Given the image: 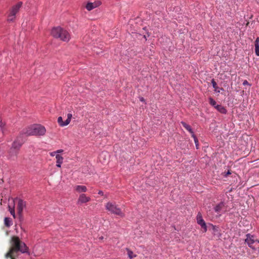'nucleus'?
Segmentation results:
<instances>
[{"instance_id": "f704fd0d", "label": "nucleus", "mask_w": 259, "mask_h": 259, "mask_svg": "<svg viewBox=\"0 0 259 259\" xmlns=\"http://www.w3.org/2000/svg\"><path fill=\"white\" fill-rule=\"evenodd\" d=\"M96 53H97V54H99V52H96Z\"/></svg>"}, {"instance_id": "393cba45", "label": "nucleus", "mask_w": 259, "mask_h": 259, "mask_svg": "<svg viewBox=\"0 0 259 259\" xmlns=\"http://www.w3.org/2000/svg\"><path fill=\"white\" fill-rule=\"evenodd\" d=\"M209 104L211 106H212L214 108H215L216 105H217L216 102L212 98H209Z\"/></svg>"}, {"instance_id": "0eeeda50", "label": "nucleus", "mask_w": 259, "mask_h": 259, "mask_svg": "<svg viewBox=\"0 0 259 259\" xmlns=\"http://www.w3.org/2000/svg\"><path fill=\"white\" fill-rule=\"evenodd\" d=\"M246 236V238L245 240V242L247 244L250 248L254 249V248L253 247L252 244L257 241V239H255L254 236L250 234H247Z\"/></svg>"}, {"instance_id": "f257e3e1", "label": "nucleus", "mask_w": 259, "mask_h": 259, "mask_svg": "<svg viewBox=\"0 0 259 259\" xmlns=\"http://www.w3.org/2000/svg\"><path fill=\"white\" fill-rule=\"evenodd\" d=\"M13 247L10 251L6 254V259H14L15 253L19 251L22 253L27 251V247L25 244L19 240L17 237H13L12 238Z\"/></svg>"}, {"instance_id": "7c9ffc66", "label": "nucleus", "mask_w": 259, "mask_h": 259, "mask_svg": "<svg viewBox=\"0 0 259 259\" xmlns=\"http://www.w3.org/2000/svg\"><path fill=\"white\" fill-rule=\"evenodd\" d=\"M98 194H99V195H103V192L102 191H101V190H100V191H99L98 192Z\"/></svg>"}, {"instance_id": "5701e85b", "label": "nucleus", "mask_w": 259, "mask_h": 259, "mask_svg": "<svg viewBox=\"0 0 259 259\" xmlns=\"http://www.w3.org/2000/svg\"><path fill=\"white\" fill-rule=\"evenodd\" d=\"M126 250L127 251L128 256L130 258L132 259L136 256V255L134 254L132 251L127 248L126 249Z\"/></svg>"}, {"instance_id": "2eb2a0df", "label": "nucleus", "mask_w": 259, "mask_h": 259, "mask_svg": "<svg viewBox=\"0 0 259 259\" xmlns=\"http://www.w3.org/2000/svg\"><path fill=\"white\" fill-rule=\"evenodd\" d=\"M0 128L3 134H5L7 132V127L6 125V123L5 122H3L2 119L0 118Z\"/></svg>"}, {"instance_id": "a211bd4d", "label": "nucleus", "mask_w": 259, "mask_h": 259, "mask_svg": "<svg viewBox=\"0 0 259 259\" xmlns=\"http://www.w3.org/2000/svg\"><path fill=\"white\" fill-rule=\"evenodd\" d=\"M218 111L223 114H226L227 113V110L225 108L221 105H217L215 108Z\"/></svg>"}, {"instance_id": "dca6fc26", "label": "nucleus", "mask_w": 259, "mask_h": 259, "mask_svg": "<svg viewBox=\"0 0 259 259\" xmlns=\"http://www.w3.org/2000/svg\"><path fill=\"white\" fill-rule=\"evenodd\" d=\"M97 6L98 5L95 3H88L86 5L85 8L88 11H91Z\"/></svg>"}, {"instance_id": "4be33fe9", "label": "nucleus", "mask_w": 259, "mask_h": 259, "mask_svg": "<svg viewBox=\"0 0 259 259\" xmlns=\"http://www.w3.org/2000/svg\"><path fill=\"white\" fill-rule=\"evenodd\" d=\"M108 157V154L107 152H103L99 156L100 161L103 163L105 162V161L102 160V159H104V157Z\"/></svg>"}, {"instance_id": "cd10ccee", "label": "nucleus", "mask_w": 259, "mask_h": 259, "mask_svg": "<svg viewBox=\"0 0 259 259\" xmlns=\"http://www.w3.org/2000/svg\"><path fill=\"white\" fill-rule=\"evenodd\" d=\"M50 154L51 156H56V155L57 154V152H56V151H54V152H51Z\"/></svg>"}, {"instance_id": "9b49d317", "label": "nucleus", "mask_w": 259, "mask_h": 259, "mask_svg": "<svg viewBox=\"0 0 259 259\" xmlns=\"http://www.w3.org/2000/svg\"><path fill=\"white\" fill-rule=\"evenodd\" d=\"M26 206V203L25 201H24L23 200H21V199H20L18 201V212L19 213H21L24 208Z\"/></svg>"}, {"instance_id": "2f4dec72", "label": "nucleus", "mask_w": 259, "mask_h": 259, "mask_svg": "<svg viewBox=\"0 0 259 259\" xmlns=\"http://www.w3.org/2000/svg\"><path fill=\"white\" fill-rule=\"evenodd\" d=\"M140 100L141 102H144V101H145V100H144V98H143V97H141V98H140Z\"/></svg>"}, {"instance_id": "a878e982", "label": "nucleus", "mask_w": 259, "mask_h": 259, "mask_svg": "<svg viewBox=\"0 0 259 259\" xmlns=\"http://www.w3.org/2000/svg\"><path fill=\"white\" fill-rule=\"evenodd\" d=\"M72 115L71 113H68L67 114V119L66 120V124H69V123L71 121V119L72 118Z\"/></svg>"}, {"instance_id": "72a5a7b5", "label": "nucleus", "mask_w": 259, "mask_h": 259, "mask_svg": "<svg viewBox=\"0 0 259 259\" xmlns=\"http://www.w3.org/2000/svg\"><path fill=\"white\" fill-rule=\"evenodd\" d=\"M256 242H258V243H259V240H258L257 239V241H256Z\"/></svg>"}, {"instance_id": "7ed1b4c3", "label": "nucleus", "mask_w": 259, "mask_h": 259, "mask_svg": "<svg viewBox=\"0 0 259 259\" xmlns=\"http://www.w3.org/2000/svg\"><path fill=\"white\" fill-rule=\"evenodd\" d=\"M52 35L55 38H59L64 41H68L70 38L69 33L60 27H55L51 31Z\"/></svg>"}, {"instance_id": "6ab92c4d", "label": "nucleus", "mask_w": 259, "mask_h": 259, "mask_svg": "<svg viewBox=\"0 0 259 259\" xmlns=\"http://www.w3.org/2000/svg\"><path fill=\"white\" fill-rule=\"evenodd\" d=\"M181 124L184 126V127H185L188 131L189 132V133L191 134V136H192L193 134H194L192 128L189 125L183 121L181 122Z\"/></svg>"}, {"instance_id": "39448f33", "label": "nucleus", "mask_w": 259, "mask_h": 259, "mask_svg": "<svg viewBox=\"0 0 259 259\" xmlns=\"http://www.w3.org/2000/svg\"><path fill=\"white\" fill-rule=\"evenodd\" d=\"M106 209L110 213L123 217L124 214L122 212L120 208H119L115 202H108L105 205Z\"/></svg>"}, {"instance_id": "bb28decb", "label": "nucleus", "mask_w": 259, "mask_h": 259, "mask_svg": "<svg viewBox=\"0 0 259 259\" xmlns=\"http://www.w3.org/2000/svg\"><path fill=\"white\" fill-rule=\"evenodd\" d=\"M9 207V211L11 215H13V217L15 218V210L13 208H11L10 206Z\"/></svg>"}, {"instance_id": "6e6552de", "label": "nucleus", "mask_w": 259, "mask_h": 259, "mask_svg": "<svg viewBox=\"0 0 259 259\" xmlns=\"http://www.w3.org/2000/svg\"><path fill=\"white\" fill-rule=\"evenodd\" d=\"M197 222L201 228L204 230V232L207 231V226L206 223L202 218V215L200 212H198L197 215Z\"/></svg>"}, {"instance_id": "4468645a", "label": "nucleus", "mask_w": 259, "mask_h": 259, "mask_svg": "<svg viewBox=\"0 0 259 259\" xmlns=\"http://www.w3.org/2000/svg\"><path fill=\"white\" fill-rule=\"evenodd\" d=\"M255 53L257 56H259V37H257L254 42Z\"/></svg>"}, {"instance_id": "aec40b11", "label": "nucleus", "mask_w": 259, "mask_h": 259, "mask_svg": "<svg viewBox=\"0 0 259 259\" xmlns=\"http://www.w3.org/2000/svg\"><path fill=\"white\" fill-rule=\"evenodd\" d=\"M57 122L60 126L63 127L65 126H66L68 125V124H66V120L65 121H63L62 117L61 116H60L58 118Z\"/></svg>"}, {"instance_id": "423d86ee", "label": "nucleus", "mask_w": 259, "mask_h": 259, "mask_svg": "<svg viewBox=\"0 0 259 259\" xmlns=\"http://www.w3.org/2000/svg\"><path fill=\"white\" fill-rule=\"evenodd\" d=\"M22 5V2L18 3L16 5H14L10 10V13L8 15V21L9 22L13 21L16 17V14L19 12L20 8Z\"/></svg>"}, {"instance_id": "c756f323", "label": "nucleus", "mask_w": 259, "mask_h": 259, "mask_svg": "<svg viewBox=\"0 0 259 259\" xmlns=\"http://www.w3.org/2000/svg\"><path fill=\"white\" fill-rule=\"evenodd\" d=\"M63 151V150L62 149L58 150L56 151V152H57V154H59V153H62Z\"/></svg>"}, {"instance_id": "f03ea898", "label": "nucleus", "mask_w": 259, "mask_h": 259, "mask_svg": "<svg viewBox=\"0 0 259 259\" xmlns=\"http://www.w3.org/2000/svg\"><path fill=\"white\" fill-rule=\"evenodd\" d=\"M23 142L19 139H15L12 143L11 146L7 152V159L11 161H16Z\"/></svg>"}, {"instance_id": "ddd939ff", "label": "nucleus", "mask_w": 259, "mask_h": 259, "mask_svg": "<svg viewBox=\"0 0 259 259\" xmlns=\"http://www.w3.org/2000/svg\"><path fill=\"white\" fill-rule=\"evenodd\" d=\"M56 159L57 160H56V166L58 167H61V164L63 163V157L61 155L57 154L56 155Z\"/></svg>"}, {"instance_id": "b1692460", "label": "nucleus", "mask_w": 259, "mask_h": 259, "mask_svg": "<svg viewBox=\"0 0 259 259\" xmlns=\"http://www.w3.org/2000/svg\"><path fill=\"white\" fill-rule=\"evenodd\" d=\"M192 137L194 139L195 144V147H196V149H199L198 140L197 139V138H196V136L194 134H193Z\"/></svg>"}, {"instance_id": "473e14b6", "label": "nucleus", "mask_w": 259, "mask_h": 259, "mask_svg": "<svg viewBox=\"0 0 259 259\" xmlns=\"http://www.w3.org/2000/svg\"><path fill=\"white\" fill-rule=\"evenodd\" d=\"M231 174V172H229V171H228V172H227V174Z\"/></svg>"}, {"instance_id": "f8f14e48", "label": "nucleus", "mask_w": 259, "mask_h": 259, "mask_svg": "<svg viewBox=\"0 0 259 259\" xmlns=\"http://www.w3.org/2000/svg\"><path fill=\"white\" fill-rule=\"evenodd\" d=\"M75 190L78 193H83L87 191V188L83 185H77L74 187Z\"/></svg>"}, {"instance_id": "412c9836", "label": "nucleus", "mask_w": 259, "mask_h": 259, "mask_svg": "<svg viewBox=\"0 0 259 259\" xmlns=\"http://www.w3.org/2000/svg\"><path fill=\"white\" fill-rule=\"evenodd\" d=\"M4 222L5 226L7 227H10L12 225V220L10 218H5Z\"/></svg>"}, {"instance_id": "9d476101", "label": "nucleus", "mask_w": 259, "mask_h": 259, "mask_svg": "<svg viewBox=\"0 0 259 259\" xmlns=\"http://www.w3.org/2000/svg\"><path fill=\"white\" fill-rule=\"evenodd\" d=\"M224 207L225 203L224 202H221L214 207V210L216 212L220 213L223 212Z\"/></svg>"}, {"instance_id": "20e7f679", "label": "nucleus", "mask_w": 259, "mask_h": 259, "mask_svg": "<svg viewBox=\"0 0 259 259\" xmlns=\"http://www.w3.org/2000/svg\"><path fill=\"white\" fill-rule=\"evenodd\" d=\"M46 132V130L44 126L35 125L27 130L25 134L28 136H43Z\"/></svg>"}, {"instance_id": "c85d7f7f", "label": "nucleus", "mask_w": 259, "mask_h": 259, "mask_svg": "<svg viewBox=\"0 0 259 259\" xmlns=\"http://www.w3.org/2000/svg\"><path fill=\"white\" fill-rule=\"evenodd\" d=\"M243 84L244 85L248 84V81L246 80H244V81L243 82Z\"/></svg>"}, {"instance_id": "f3484780", "label": "nucleus", "mask_w": 259, "mask_h": 259, "mask_svg": "<svg viewBox=\"0 0 259 259\" xmlns=\"http://www.w3.org/2000/svg\"><path fill=\"white\" fill-rule=\"evenodd\" d=\"M211 83L215 92L220 93L221 91L223 90V88H220L217 86V84L213 79L211 80Z\"/></svg>"}, {"instance_id": "1a4fd4ad", "label": "nucleus", "mask_w": 259, "mask_h": 259, "mask_svg": "<svg viewBox=\"0 0 259 259\" xmlns=\"http://www.w3.org/2000/svg\"><path fill=\"white\" fill-rule=\"evenodd\" d=\"M90 200L91 198L90 197L87 196L85 194L82 193L80 194L78 197V199L77 200V204H81L83 203H85L90 201Z\"/></svg>"}]
</instances>
